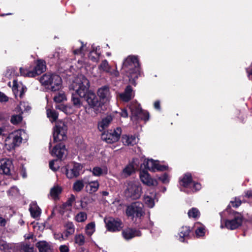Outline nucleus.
<instances>
[{
    "label": "nucleus",
    "instance_id": "10",
    "mask_svg": "<svg viewBox=\"0 0 252 252\" xmlns=\"http://www.w3.org/2000/svg\"><path fill=\"white\" fill-rule=\"evenodd\" d=\"M67 126L63 121L57 122L53 131L54 142L64 140L66 138Z\"/></svg>",
    "mask_w": 252,
    "mask_h": 252
},
{
    "label": "nucleus",
    "instance_id": "5",
    "mask_svg": "<svg viewBox=\"0 0 252 252\" xmlns=\"http://www.w3.org/2000/svg\"><path fill=\"white\" fill-rule=\"evenodd\" d=\"M39 81L44 86H50L52 91H58L62 86V78L56 74L46 73L40 78Z\"/></svg>",
    "mask_w": 252,
    "mask_h": 252
},
{
    "label": "nucleus",
    "instance_id": "28",
    "mask_svg": "<svg viewBox=\"0 0 252 252\" xmlns=\"http://www.w3.org/2000/svg\"><path fill=\"white\" fill-rule=\"evenodd\" d=\"M72 49L75 55L84 54L86 51V45L82 42L78 41L73 46Z\"/></svg>",
    "mask_w": 252,
    "mask_h": 252
},
{
    "label": "nucleus",
    "instance_id": "42",
    "mask_svg": "<svg viewBox=\"0 0 252 252\" xmlns=\"http://www.w3.org/2000/svg\"><path fill=\"white\" fill-rule=\"evenodd\" d=\"M22 120V114L19 113L18 114L13 115L11 117L10 121L12 124L17 125L20 123Z\"/></svg>",
    "mask_w": 252,
    "mask_h": 252
},
{
    "label": "nucleus",
    "instance_id": "2",
    "mask_svg": "<svg viewBox=\"0 0 252 252\" xmlns=\"http://www.w3.org/2000/svg\"><path fill=\"white\" fill-rule=\"evenodd\" d=\"M221 228H226L234 230L240 226L243 221V216L238 212L232 211L228 205L225 210L220 213Z\"/></svg>",
    "mask_w": 252,
    "mask_h": 252
},
{
    "label": "nucleus",
    "instance_id": "3",
    "mask_svg": "<svg viewBox=\"0 0 252 252\" xmlns=\"http://www.w3.org/2000/svg\"><path fill=\"white\" fill-rule=\"evenodd\" d=\"M122 69L126 72L132 84L135 85V80L140 75L139 63L137 58L129 56L123 63Z\"/></svg>",
    "mask_w": 252,
    "mask_h": 252
},
{
    "label": "nucleus",
    "instance_id": "27",
    "mask_svg": "<svg viewBox=\"0 0 252 252\" xmlns=\"http://www.w3.org/2000/svg\"><path fill=\"white\" fill-rule=\"evenodd\" d=\"M39 252H53L51 245L46 241H39L36 244Z\"/></svg>",
    "mask_w": 252,
    "mask_h": 252
},
{
    "label": "nucleus",
    "instance_id": "44",
    "mask_svg": "<svg viewBox=\"0 0 252 252\" xmlns=\"http://www.w3.org/2000/svg\"><path fill=\"white\" fill-rule=\"evenodd\" d=\"M94 199L91 196H85L82 200L81 205L83 208H85L86 207L94 202Z\"/></svg>",
    "mask_w": 252,
    "mask_h": 252
},
{
    "label": "nucleus",
    "instance_id": "58",
    "mask_svg": "<svg viewBox=\"0 0 252 252\" xmlns=\"http://www.w3.org/2000/svg\"><path fill=\"white\" fill-rule=\"evenodd\" d=\"M7 220L2 217H0V227H3L5 226Z\"/></svg>",
    "mask_w": 252,
    "mask_h": 252
},
{
    "label": "nucleus",
    "instance_id": "55",
    "mask_svg": "<svg viewBox=\"0 0 252 252\" xmlns=\"http://www.w3.org/2000/svg\"><path fill=\"white\" fill-rule=\"evenodd\" d=\"M56 108L64 112L65 113H67V106H66L64 105H62V104L58 105L56 106Z\"/></svg>",
    "mask_w": 252,
    "mask_h": 252
},
{
    "label": "nucleus",
    "instance_id": "24",
    "mask_svg": "<svg viewBox=\"0 0 252 252\" xmlns=\"http://www.w3.org/2000/svg\"><path fill=\"white\" fill-rule=\"evenodd\" d=\"M119 96L123 101L125 102L128 101L134 97V94L132 92V88L130 86H127L125 92L123 93L119 94Z\"/></svg>",
    "mask_w": 252,
    "mask_h": 252
},
{
    "label": "nucleus",
    "instance_id": "26",
    "mask_svg": "<svg viewBox=\"0 0 252 252\" xmlns=\"http://www.w3.org/2000/svg\"><path fill=\"white\" fill-rule=\"evenodd\" d=\"M97 94L101 99L108 100L110 98L109 88L107 86L101 87L97 91Z\"/></svg>",
    "mask_w": 252,
    "mask_h": 252
},
{
    "label": "nucleus",
    "instance_id": "14",
    "mask_svg": "<svg viewBox=\"0 0 252 252\" xmlns=\"http://www.w3.org/2000/svg\"><path fill=\"white\" fill-rule=\"evenodd\" d=\"M84 97L89 106L94 109L95 113H97L99 110L100 102L95 94L93 92L88 90Z\"/></svg>",
    "mask_w": 252,
    "mask_h": 252
},
{
    "label": "nucleus",
    "instance_id": "7",
    "mask_svg": "<svg viewBox=\"0 0 252 252\" xmlns=\"http://www.w3.org/2000/svg\"><path fill=\"white\" fill-rule=\"evenodd\" d=\"M46 70L45 62L42 60L37 61L36 66L32 70H30L27 68L21 67L20 73L22 76L29 77H34L36 75L41 74Z\"/></svg>",
    "mask_w": 252,
    "mask_h": 252
},
{
    "label": "nucleus",
    "instance_id": "63",
    "mask_svg": "<svg viewBox=\"0 0 252 252\" xmlns=\"http://www.w3.org/2000/svg\"><path fill=\"white\" fill-rule=\"evenodd\" d=\"M54 238L56 239H58L60 241H61L63 239V236L61 233L55 234Z\"/></svg>",
    "mask_w": 252,
    "mask_h": 252
},
{
    "label": "nucleus",
    "instance_id": "56",
    "mask_svg": "<svg viewBox=\"0 0 252 252\" xmlns=\"http://www.w3.org/2000/svg\"><path fill=\"white\" fill-rule=\"evenodd\" d=\"M8 100V98L3 93L0 92V102H6Z\"/></svg>",
    "mask_w": 252,
    "mask_h": 252
},
{
    "label": "nucleus",
    "instance_id": "21",
    "mask_svg": "<svg viewBox=\"0 0 252 252\" xmlns=\"http://www.w3.org/2000/svg\"><path fill=\"white\" fill-rule=\"evenodd\" d=\"M51 154L52 156H56L59 158H62L66 154L65 145L63 143L56 145L51 151Z\"/></svg>",
    "mask_w": 252,
    "mask_h": 252
},
{
    "label": "nucleus",
    "instance_id": "50",
    "mask_svg": "<svg viewBox=\"0 0 252 252\" xmlns=\"http://www.w3.org/2000/svg\"><path fill=\"white\" fill-rule=\"evenodd\" d=\"M188 215L189 218H196L199 216V212L196 208H193L189 211Z\"/></svg>",
    "mask_w": 252,
    "mask_h": 252
},
{
    "label": "nucleus",
    "instance_id": "47",
    "mask_svg": "<svg viewBox=\"0 0 252 252\" xmlns=\"http://www.w3.org/2000/svg\"><path fill=\"white\" fill-rule=\"evenodd\" d=\"M5 76L9 79L14 78L15 76L18 75V73L16 72L14 68H11L7 69L5 73Z\"/></svg>",
    "mask_w": 252,
    "mask_h": 252
},
{
    "label": "nucleus",
    "instance_id": "22",
    "mask_svg": "<svg viewBox=\"0 0 252 252\" xmlns=\"http://www.w3.org/2000/svg\"><path fill=\"white\" fill-rule=\"evenodd\" d=\"M156 193L154 190L147 191L144 196L145 204L149 208H153L155 206V199Z\"/></svg>",
    "mask_w": 252,
    "mask_h": 252
},
{
    "label": "nucleus",
    "instance_id": "62",
    "mask_svg": "<svg viewBox=\"0 0 252 252\" xmlns=\"http://www.w3.org/2000/svg\"><path fill=\"white\" fill-rule=\"evenodd\" d=\"M247 71L248 73V75L250 79H252V78L251 77V75H252V64L247 69Z\"/></svg>",
    "mask_w": 252,
    "mask_h": 252
},
{
    "label": "nucleus",
    "instance_id": "46",
    "mask_svg": "<svg viewBox=\"0 0 252 252\" xmlns=\"http://www.w3.org/2000/svg\"><path fill=\"white\" fill-rule=\"evenodd\" d=\"M85 236L82 234H76L75 236V242L79 246H82L85 243Z\"/></svg>",
    "mask_w": 252,
    "mask_h": 252
},
{
    "label": "nucleus",
    "instance_id": "61",
    "mask_svg": "<svg viewBox=\"0 0 252 252\" xmlns=\"http://www.w3.org/2000/svg\"><path fill=\"white\" fill-rule=\"evenodd\" d=\"M120 115L122 117L126 118L128 116V113L127 112V110L125 109L122 110Z\"/></svg>",
    "mask_w": 252,
    "mask_h": 252
},
{
    "label": "nucleus",
    "instance_id": "6",
    "mask_svg": "<svg viewBox=\"0 0 252 252\" xmlns=\"http://www.w3.org/2000/svg\"><path fill=\"white\" fill-rule=\"evenodd\" d=\"M126 196L132 199H138L142 194V187L138 182L128 181L125 191Z\"/></svg>",
    "mask_w": 252,
    "mask_h": 252
},
{
    "label": "nucleus",
    "instance_id": "11",
    "mask_svg": "<svg viewBox=\"0 0 252 252\" xmlns=\"http://www.w3.org/2000/svg\"><path fill=\"white\" fill-rule=\"evenodd\" d=\"M180 184L181 186L189 189V191L192 192L197 191L201 188L200 184L192 181L191 175L189 173L184 175L180 180Z\"/></svg>",
    "mask_w": 252,
    "mask_h": 252
},
{
    "label": "nucleus",
    "instance_id": "52",
    "mask_svg": "<svg viewBox=\"0 0 252 252\" xmlns=\"http://www.w3.org/2000/svg\"><path fill=\"white\" fill-rule=\"evenodd\" d=\"M99 55L96 52V51H92L90 52L89 55V58L93 61H97L99 58Z\"/></svg>",
    "mask_w": 252,
    "mask_h": 252
},
{
    "label": "nucleus",
    "instance_id": "40",
    "mask_svg": "<svg viewBox=\"0 0 252 252\" xmlns=\"http://www.w3.org/2000/svg\"><path fill=\"white\" fill-rule=\"evenodd\" d=\"M54 100L56 103H61L66 100V97L63 92H60L54 96Z\"/></svg>",
    "mask_w": 252,
    "mask_h": 252
},
{
    "label": "nucleus",
    "instance_id": "12",
    "mask_svg": "<svg viewBox=\"0 0 252 252\" xmlns=\"http://www.w3.org/2000/svg\"><path fill=\"white\" fill-rule=\"evenodd\" d=\"M83 166L79 163L72 162L65 166V174L68 179L77 177L81 172Z\"/></svg>",
    "mask_w": 252,
    "mask_h": 252
},
{
    "label": "nucleus",
    "instance_id": "34",
    "mask_svg": "<svg viewBox=\"0 0 252 252\" xmlns=\"http://www.w3.org/2000/svg\"><path fill=\"white\" fill-rule=\"evenodd\" d=\"M31 109L28 102H21L19 105L15 108V111L22 114L25 112H29Z\"/></svg>",
    "mask_w": 252,
    "mask_h": 252
},
{
    "label": "nucleus",
    "instance_id": "13",
    "mask_svg": "<svg viewBox=\"0 0 252 252\" xmlns=\"http://www.w3.org/2000/svg\"><path fill=\"white\" fill-rule=\"evenodd\" d=\"M121 133V128L117 127L114 130L104 132L102 134L101 138L106 143L111 144L119 140Z\"/></svg>",
    "mask_w": 252,
    "mask_h": 252
},
{
    "label": "nucleus",
    "instance_id": "43",
    "mask_svg": "<svg viewBox=\"0 0 252 252\" xmlns=\"http://www.w3.org/2000/svg\"><path fill=\"white\" fill-rule=\"evenodd\" d=\"M11 246L3 240H0V250L4 252H11Z\"/></svg>",
    "mask_w": 252,
    "mask_h": 252
},
{
    "label": "nucleus",
    "instance_id": "18",
    "mask_svg": "<svg viewBox=\"0 0 252 252\" xmlns=\"http://www.w3.org/2000/svg\"><path fill=\"white\" fill-rule=\"evenodd\" d=\"M13 168L11 159L6 158L0 159V174L9 175Z\"/></svg>",
    "mask_w": 252,
    "mask_h": 252
},
{
    "label": "nucleus",
    "instance_id": "51",
    "mask_svg": "<svg viewBox=\"0 0 252 252\" xmlns=\"http://www.w3.org/2000/svg\"><path fill=\"white\" fill-rule=\"evenodd\" d=\"M75 200V197L73 195H71V196L68 199L67 201L64 203V206L65 208H68L70 209L72 206L73 203Z\"/></svg>",
    "mask_w": 252,
    "mask_h": 252
},
{
    "label": "nucleus",
    "instance_id": "60",
    "mask_svg": "<svg viewBox=\"0 0 252 252\" xmlns=\"http://www.w3.org/2000/svg\"><path fill=\"white\" fill-rule=\"evenodd\" d=\"M60 250L61 252H68L69 251L68 248L66 245H61L60 247Z\"/></svg>",
    "mask_w": 252,
    "mask_h": 252
},
{
    "label": "nucleus",
    "instance_id": "29",
    "mask_svg": "<svg viewBox=\"0 0 252 252\" xmlns=\"http://www.w3.org/2000/svg\"><path fill=\"white\" fill-rule=\"evenodd\" d=\"M31 216L34 218L38 217L41 213V210L35 202H32L30 204L29 208Z\"/></svg>",
    "mask_w": 252,
    "mask_h": 252
},
{
    "label": "nucleus",
    "instance_id": "53",
    "mask_svg": "<svg viewBox=\"0 0 252 252\" xmlns=\"http://www.w3.org/2000/svg\"><path fill=\"white\" fill-rule=\"evenodd\" d=\"M57 160H52L49 163V167L51 170L53 171H57L59 168V165L56 164Z\"/></svg>",
    "mask_w": 252,
    "mask_h": 252
},
{
    "label": "nucleus",
    "instance_id": "39",
    "mask_svg": "<svg viewBox=\"0 0 252 252\" xmlns=\"http://www.w3.org/2000/svg\"><path fill=\"white\" fill-rule=\"evenodd\" d=\"M87 218L88 216L86 213L80 212L75 215L74 220L78 222H83L87 220Z\"/></svg>",
    "mask_w": 252,
    "mask_h": 252
},
{
    "label": "nucleus",
    "instance_id": "31",
    "mask_svg": "<svg viewBox=\"0 0 252 252\" xmlns=\"http://www.w3.org/2000/svg\"><path fill=\"white\" fill-rule=\"evenodd\" d=\"M112 120L111 116H108L103 119L98 124V128L100 131H103L108 127Z\"/></svg>",
    "mask_w": 252,
    "mask_h": 252
},
{
    "label": "nucleus",
    "instance_id": "49",
    "mask_svg": "<svg viewBox=\"0 0 252 252\" xmlns=\"http://www.w3.org/2000/svg\"><path fill=\"white\" fill-rule=\"evenodd\" d=\"M157 178L164 184H168L170 182V176L167 173H164L161 176L157 177Z\"/></svg>",
    "mask_w": 252,
    "mask_h": 252
},
{
    "label": "nucleus",
    "instance_id": "23",
    "mask_svg": "<svg viewBox=\"0 0 252 252\" xmlns=\"http://www.w3.org/2000/svg\"><path fill=\"white\" fill-rule=\"evenodd\" d=\"M123 236L126 240H129L136 236H140L141 234L139 230L129 228L125 229L122 232Z\"/></svg>",
    "mask_w": 252,
    "mask_h": 252
},
{
    "label": "nucleus",
    "instance_id": "57",
    "mask_svg": "<svg viewBox=\"0 0 252 252\" xmlns=\"http://www.w3.org/2000/svg\"><path fill=\"white\" fill-rule=\"evenodd\" d=\"M51 58H55V59H58L61 60H63V58L62 57V55H60V52H58L55 53L53 55V57Z\"/></svg>",
    "mask_w": 252,
    "mask_h": 252
},
{
    "label": "nucleus",
    "instance_id": "19",
    "mask_svg": "<svg viewBox=\"0 0 252 252\" xmlns=\"http://www.w3.org/2000/svg\"><path fill=\"white\" fill-rule=\"evenodd\" d=\"M140 178L141 182L149 187H156L158 185V182L155 179L151 177L150 174L145 171L140 172Z\"/></svg>",
    "mask_w": 252,
    "mask_h": 252
},
{
    "label": "nucleus",
    "instance_id": "8",
    "mask_svg": "<svg viewBox=\"0 0 252 252\" xmlns=\"http://www.w3.org/2000/svg\"><path fill=\"white\" fill-rule=\"evenodd\" d=\"M129 108L131 113V119L132 121L142 120L147 121L149 120V113L143 111L138 103H131Z\"/></svg>",
    "mask_w": 252,
    "mask_h": 252
},
{
    "label": "nucleus",
    "instance_id": "32",
    "mask_svg": "<svg viewBox=\"0 0 252 252\" xmlns=\"http://www.w3.org/2000/svg\"><path fill=\"white\" fill-rule=\"evenodd\" d=\"M107 168L105 166L102 167L95 166L91 170L93 174L95 176H100L103 175H106L107 173Z\"/></svg>",
    "mask_w": 252,
    "mask_h": 252
},
{
    "label": "nucleus",
    "instance_id": "59",
    "mask_svg": "<svg viewBox=\"0 0 252 252\" xmlns=\"http://www.w3.org/2000/svg\"><path fill=\"white\" fill-rule=\"evenodd\" d=\"M20 88L19 85L18 84L17 81L15 79L13 81V90H17L18 91H19L18 88Z\"/></svg>",
    "mask_w": 252,
    "mask_h": 252
},
{
    "label": "nucleus",
    "instance_id": "30",
    "mask_svg": "<svg viewBox=\"0 0 252 252\" xmlns=\"http://www.w3.org/2000/svg\"><path fill=\"white\" fill-rule=\"evenodd\" d=\"M85 183L86 184H87L86 188L90 193H93L96 192L99 187V184L97 181L85 182Z\"/></svg>",
    "mask_w": 252,
    "mask_h": 252
},
{
    "label": "nucleus",
    "instance_id": "36",
    "mask_svg": "<svg viewBox=\"0 0 252 252\" xmlns=\"http://www.w3.org/2000/svg\"><path fill=\"white\" fill-rule=\"evenodd\" d=\"M85 233L88 236H91L95 231V224L93 221L86 225L85 228Z\"/></svg>",
    "mask_w": 252,
    "mask_h": 252
},
{
    "label": "nucleus",
    "instance_id": "20",
    "mask_svg": "<svg viewBox=\"0 0 252 252\" xmlns=\"http://www.w3.org/2000/svg\"><path fill=\"white\" fill-rule=\"evenodd\" d=\"M139 162L138 159H134L123 170L122 176L127 177L134 172L136 169L138 167Z\"/></svg>",
    "mask_w": 252,
    "mask_h": 252
},
{
    "label": "nucleus",
    "instance_id": "41",
    "mask_svg": "<svg viewBox=\"0 0 252 252\" xmlns=\"http://www.w3.org/2000/svg\"><path fill=\"white\" fill-rule=\"evenodd\" d=\"M46 112L48 118L52 122L56 121L58 117V114L55 110L47 109Z\"/></svg>",
    "mask_w": 252,
    "mask_h": 252
},
{
    "label": "nucleus",
    "instance_id": "33",
    "mask_svg": "<svg viewBox=\"0 0 252 252\" xmlns=\"http://www.w3.org/2000/svg\"><path fill=\"white\" fill-rule=\"evenodd\" d=\"M190 232V229L188 226L182 227L179 231V240L182 242H184L185 238L188 237Z\"/></svg>",
    "mask_w": 252,
    "mask_h": 252
},
{
    "label": "nucleus",
    "instance_id": "48",
    "mask_svg": "<svg viewBox=\"0 0 252 252\" xmlns=\"http://www.w3.org/2000/svg\"><path fill=\"white\" fill-rule=\"evenodd\" d=\"M65 227L67 233L69 234H72L75 232V226L72 222L68 221L65 223Z\"/></svg>",
    "mask_w": 252,
    "mask_h": 252
},
{
    "label": "nucleus",
    "instance_id": "15",
    "mask_svg": "<svg viewBox=\"0 0 252 252\" xmlns=\"http://www.w3.org/2000/svg\"><path fill=\"white\" fill-rule=\"evenodd\" d=\"M98 69L99 72L107 73L112 77H117L119 75L117 65H115V68L113 69L106 60L101 61L98 66Z\"/></svg>",
    "mask_w": 252,
    "mask_h": 252
},
{
    "label": "nucleus",
    "instance_id": "9",
    "mask_svg": "<svg viewBox=\"0 0 252 252\" xmlns=\"http://www.w3.org/2000/svg\"><path fill=\"white\" fill-rule=\"evenodd\" d=\"M126 214L129 217L140 219L145 215L144 205L140 202H135L127 206Z\"/></svg>",
    "mask_w": 252,
    "mask_h": 252
},
{
    "label": "nucleus",
    "instance_id": "45",
    "mask_svg": "<svg viewBox=\"0 0 252 252\" xmlns=\"http://www.w3.org/2000/svg\"><path fill=\"white\" fill-rule=\"evenodd\" d=\"M8 195L11 198L16 197L19 195V190L16 187H12L7 191Z\"/></svg>",
    "mask_w": 252,
    "mask_h": 252
},
{
    "label": "nucleus",
    "instance_id": "38",
    "mask_svg": "<svg viewBox=\"0 0 252 252\" xmlns=\"http://www.w3.org/2000/svg\"><path fill=\"white\" fill-rule=\"evenodd\" d=\"M85 179H84V181L78 180L74 182L73 185V189L74 191L77 192H79L82 190V189L84 187L85 185Z\"/></svg>",
    "mask_w": 252,
    "mask_h": 252
},
{
    "label": "nucleus",
    "instance_id": "4",
    "mask_svg": "<svg viewBox=\"0 0 252 252\" xmlns=\"http://www.w3.org/2000/svg\"><path fill=\"white\" fill-rule=\"evenodd\" d=\"M28 134L24 130L18 129L9 133L5 140V147L8 150L19 146L23 140H27Z\"/></svg>",
    "mask_w": 252,
    "mask_h": 252
},
{
    "label": "nucleus",
    "instance_id": "17",
    "mask_svg": "<svg viewBox=\"0 0 252 252\" xmlns=\"http://www.w3.org/2000/svg\"><path fill=\"white\" fill-rule=\"evenodd\" d=\"M107 229L112 232L119 231L122 228V222L119 220L109 218L105 220Z\"/></svg>",
    "mask_w": 252,
    "mask_h": 252
},
{
    "label": "nucleus",
    "instance_id": "1",
    "mask_svg": "<svg viewBox=\"0 0 252 252\" xmlns=\"http://www.w3.org/2000/svg\"><path fill=\"white\" fill-rule=\"evenodd\" d=\"M89 86V80L82 75H78L75 78L69 86V91L72 94V101L77 107H79L81 104L78 96L81 97H84Z\"/></svg>",
    "mask_w": 252,
    "mask_h": 252
},
{
    "label": "nucleus",
    "instance_id": "64",
    "mask_svg": "<svg viewBox=\"0 0 252 252\" xmlns=\"http://www.w3.org/2000/svg\"><path fill=\"white\" fill-rule=\"evenodd\" d=\"M25 252H35L33 247H26L25 249Z\"/></svg>",
    "mask_w": 252,
    "mask_h": 252
},
{
    "label": "nucleus",
    "instance_id": "25",
    "mask_svg": "<svg viewBox=\"0 0 252 252\" xmlns=\"http://www.w3.org/2000/svg\"><path fill=\"white\" fill-rule=\"evenodd\" d=\"M124 144L127 146H132L138 143L139 139L135 135H123L122 138Z\"/></svg>",
    "mask_w": 252,
    "mask_h": 252
},
{
    "label": "nucleus",
    "instance_id": "54",
    "mask_svg": "<svg viewBox=\"0 0 252 252\" xmlns=\"http://www.w3.org/2000/svg\"><path fill=\"white\" fill-rule=\"evenodd\" d=\"M241 204V200L237 198H235L234 200H232L230 202V204L229 205L230 206L231 205L233 207L237 208L239 207Z\"/></svg>",
    "mask_w": 252,
    "mask_h": 252
},
{
    "label": "nucleus",
    "instance_id": "37",
    "mask_svg": "<svg viewBox=\"0 0 252 252\" xmlns=\"http://www.w3.org/2000/svg\"><path fill=\"white\" fill-rule=\"evenodd\" d=\"M62 189L61 187L57 185L51 189L50 194L52 198L56 199L59 194L62 192Z\"/></svg>",
    "mask_w": 252,
    "mask_h": 252
},
{
    "label": "nucleus",
    "instance_id": "16",
    "mask_svg": "<svg viewBox=\"0 0 252 252\" xmlns=\"http://www.w3.org/2000/svg\"><path fill=\"white\" fill-rule=\"evenodd\" d=\"M143 165L146 168L152 172L164 171L168 169L167 166L160 165L158 160L153 159H145L143 162Z\"/></svg>",
    "mask_w": 252,
    "mask_h": 252
},
{
    "label": "nucleus",
    "instance_id": "35",
    "mask_svg": "<svg viewBox=\"0 0 252 252\" xmlns=\"http://www.w3.org/2000/svg\"><path fill=\"white\" fill-rule=\"evenodd\" d=\"M194 228L195 229V233L196 237H201L204 236L205 233V226L199 223L196 222L194 224Z\"/></svg>",
    "mask_w": 252,
    "mask_h": 252
}]
</instances>
